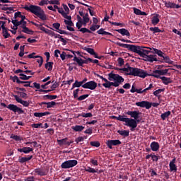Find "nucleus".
<instances>
[{
	"label": "nucleus",
	"instance_id": "1",
	"mask_svg": "<svg viewBox=\"0 0 181 181\" xmlns=\"http://www.w3.org/2000/svg\"><path fill=\"white\" fill-rule=\"evenodd\" d=\"M139 111H128L127 115H130L132 118H128L127 116L119 115L117 117V119L118 121H122V122H124V125H125V127H129L131 128L130 131H134L135 128L138 127V122H139V119H138V118H139Z\"/></svg>",
	"mask_w": 181,
	"mask_h": 181
},
{
	"label": "nucleus",
	"instance_id": "2",
	"mask_svg": "<svg viewBox=\"0 0 181 181\" xmlns=\"http://www.w3.org/2000/svg\"><path fill=\"white\" fill-rule=\"evenodd\" d=\"M119 70L121 73H125L127 76H134L141 77V78H145L148 76L146 71L138 68L129 66L127 68L119 69Z\"/></svg>",
	"mask_w": 181,
	"mask_h": 181
},
{
	"label": "nucleus",
	"instance_id": "3",
	"mask_svg": "<svg viewBox=\"0 0 181 181\" xmlns=\"http://www.w3.org/2000/svg\"><path fill=\"white\" fill-rule=\"evenodd\" d=\"M24 9H25V11L31 12V13H33L34 15L40 18L41 21H46V19H47L46 13H45V11H43V9H42V8L39 6H25L24 7Z\"/></svg>",
	"mask_w": 181,
	"mask_h": 181
},
{
	"label": "nucleus",
	"instance_id": "4",
	"mask_svg": "<svg viewBox=\"0 0 181 181\" xmlns=\"http://www.w3.org/2000/svg\"><path fill=\"white\" fill-rule=\"evenodd\" d=\"M168 71H169V69L155 70L152 73L151 76L153 77H155L156 78H160L163 84H165V86H168V84H170V83H172V79H170V78H168L165 76H166L168 74Z\"/></svg>",
	"mask_w": 181,
	"mask_h": 181
},
{
	"label": "nucleus",
	"instance_id": "5",
	"mask_svg": "<svg viewBox=\"0 0 181 181\" xmlns=\"http://www.w3.org/2000/svg\"><path fill=\"white\" fill-rule=\"evenodd\" d=\"M108 77L110 81H115L112 83L113 87H118L121 83H124V78L118 74L110 73Z\"/></svg>",
	"mask_w": 181,
	"mask_h": 181
},
{
	"label": "nucleus",
	"instance_id": "6",
	"mask_svg": "<svg viewBox=\"0 0 181 181\" xmlns=\"http://www.w3.org/2000/svg\"><path fill=\"white\" fill-rule=\"evenodd\" d=\"M78 163L76 160H69L62 163L61 168L62 169H70L74 168Z\"/></svg>",
	"mask_w": 181,
	"mask_h": 181
},
{
	"label": "nucleus",
	"instance_id": "7",
	"mask_svg": "<svg viewBox=\"0 0 181 181\" xmlns=\"http://www.w3.org/2000/svg\"><path fill=\"white\" fill-rule=\"evenodd\" d=\"M83 88H87L88 90H95L97 88V83L94 81H90L83 84Z\"/></svg>",
	"mask_w": 181,
	"mask_h": 181
},
{
	"label": "nucleus",
	"instance_id": "8",
	"mask_svg": "<svg viewBox=\"0 0 181 181\" xmlns=\"http://www.w3.org/2000/svg\"><path fill=\"white\" fill-rule=\"evenodd\" d=\"M136 105L137 107H141V108H146V110H149L151 108V102H148L146 100L137 102L136 103Z\"/></svg>",
	"mask_w": 181,
	"mask_h": 181
},
{
	"label": "nucleus",
	"instance_id": "9",
	"mask_svg": "<svg viewBox=\"0 0 181 181\" xmlns=\"http://www.w3.org/2000/svg\"><path fill=\"white\" fill-rule=\"evenodd\" d=\"M7 108L8 110H11V111H13V112H18V114H23V110L16 106V105L13 104H10L7 106Z\"/></svg>",
	"mask_w": 181,
	"mask_h": 181
},
{
	"label": "nucleus",
	"instance_id": "10",
	"mask_svg": "<svg viewBox=\"0 0 181 181\" xmlns=\"http://www.w3.org/2000/svg\"><path fill=\"white\" fill-rule=\"evenodd\" d=\"M106 145L110 149H112V146H117V145H121V141L119 140H107Z\"/></svg>",
	"mask_w": 181,
	"mask_h": 181
},
{
	"label": "nucleus",
	"instance_id": "11",
	"mask_svg": "<svg viewBox=\"0 0 181 181\" xmlns=\"http://www.w3.org/2000/svg\"><path fill=\"white\" fill-rule=\"evenodd\" d=\"M149 53H151V51L145 49V47H140L139 51V56L144 58L146 56H147V54H149Z\"/></svg>",
	"mask_w": 181,
	"mask_h": 181
},
{
	"label": "nucleus",
	"instance_id": "12",
	"mask_svg": "<svg viewBox=\"0 0 181 181\" xmlns=\"http://www.w3.org/2000/svg\"><path fill=\"white\" fill-rule=\"evenodd\" d=\"M13 97L16 101H17V103H19L20 104H22L23 107H29V103L28 101L22 100L21 98H19V96L16 95H14Z\"/></svg>",
	"mask_w": 181,
	"mask_h": 181
},
{
	"label": "nucleus",
	"instance_id": "13",
	"mask_svg": "<svg viewBox=\"0 0 181 181\" xmlns=\"http://www.w3.org/2000/svg\"><path fill=\"white\" fill-rule=\"evenodd\" d=\"M176 158H173L169 164L170 166V170L171 172H176L177 170V167L176 166Z\"/></svg>",
	"mask_w": 181,
	"mask_h": 181
},
{
	"label": "nucleus",
	"instance_id": "14",
	"mask_svg": "<svg viewBox=\"0 0 181 181\" xmlns=\"http://www.w3.org/2000/svg\"><path fill=\"white\" fill-rule=\"evenodd\" d=\"M150 148L151 151H153V152H158L160 148L159 143L156 141L151 142V144H150Z\"/></svg>",
	"mask_w": 181,
	"mask_h": 181
},
{
	"label": "nucleus",
	"instance_id": "15",
	"mask_svg": "<svg viewBox=\"0 0 181 181\" xmlns=\"http://www.w3.org/2000/svg\"><path fill=\"white\" fill-rule=\"evenodd\" d=\"M45 33L49 35V36H51V37H54V39H57V37H62V35H60L59 34H57L47 28V30H45Z\"/></svg>",
	"mask_w": 181,
	"mask_h": 181
},
{
	"label": "nucleus",
	"instance_id": "16",
	"mask_svg": "<svg viewBox=\"0 0 181 181\" xmlns=\"http://www.w3.org/2000/svg\"><path fill=\"white\" fill-rule=\"evenodd\" d=\"M141 47L139 46H135L134 45H129L127 49L129 50H131L132 52H134V53H136L137 54H139V49Z\"/></svg>",
	"mask_w": 181,
	"mask_h": 181
},
{
	"label": "nucleus",
	"instance_id": "17",
	"mask_svg": "<svg viewBox=\"0 0 181 181\" xmlns=\"http://www.w3.org/2000/svg\"><path fill=\"white\" fill-rule=\"evenodd\" d=\"M141 47L139 46H135L134 45H129L127 49L129 50H131L132 52H134V53H136L137 54H139V49Z\"/></svg>",
	"mask_w": 181,
	"mask_h": 181
},
{
	"label": "nucleus",
	"instance_id": "18",
	"mask_svg": "<svg viewBox=\"0 0 181 181\" xmlns=\"http://www.w3.org/2000/svg\"><path fill=\"white\" fill-rule=\"evenodd\" d=\"M18 151L23 153H30L33 152V148L32 147H23L22 148H18Z\"/></svg>",
	"mask_w": 181,
	"mask_h": 181
},
{
	"label": "nucleus",
	"instance_id": "19",
	"mask_svg": "<svg viewBox=\"0 0 181 181\" xmlns=\"http://www.w3.org/2000/svg\"><path fill=\"white\" fill-rule=\"evenodd\" d=\"M143 59H144V60L146 62H157L158 61V59L155 57L154 55H146L144 57V58H143Z\"/></svg>",
	"mask_w": 181,
	"mask_h": 181
},
{
	"label": "nucleus",
	"instance_id": "20",
	"mask_svg": "<svg viewBox=\"0 0 181 181\" xmlns=\"http://www.w3.org/2000/svg\"><path fill=\"white\" fill-rule=\"evenodd\" d=\"M159 22H160L159 15L156 14L152 17L151 23H152V25H153V26H156V25H158V23H159Z\"/></svg>",
	"mask_w": 181,
	"mask_h": 181
},
{
	"label": "nucleus",
	"instance_id": "21",
	"mask_svg": "<svg viewBox=\"0 0 181 181\" xmlns=\"http://www.w3.org/2000/svg\"><path fill=\"white\" fill-rule=\"evenodd\" d=\"M117 32L120 33V35H122V36H130L129 31L125 28L117 30Z\"/></svg>",
	"mask_w": 181,
	"mask_h": 181
},
{
	"label": "nucleus",
	"instance_id": "22",
	"mask_svg": "<svg viewBox=\"0 0 181 181\" xmlns=\"http://www.w3.org/2000/svg\"><path fill=\"white\" fill-rule=\"evenodd\" d=\"M65 18L67 20H64V23L67 25V26H74V23H73V21H71V16H66Z\"/></svg>",
	"mask_w": 181,
	"mask_h": 181
},
{
	"label": "nucleus",
	"instance_id": "23",
	"mask_svg": "<svg viewBox=\"0 0 181 181\" xmlns=\"http://www.w3.org/2000/svg\"><path fill=\"white\" fill-rule=\"evenodd\" d=\"M73 60L74 62H76L78 66H83V64H84V63H86L85 60H83V59L78 58L77 57H74Z\"/></svg>",
	"mask_w": 181,
	"mask_h": 181
},
{
	"label": "nucleus",
	"instance_id": "24",
	"mask_svg": "<svg viewBox=\"0 0 181 181\" xmlns=\"http://www.w3.org/2000/svg\"><path fill=\"white\" fill-rule=\"evenodd\" d=\"M134 12L136 15H139V16H146V13L141 11V10L134 8Z\"/></svg>",
	"mask_w": 181,
	"mask_h": 181
},
{
	"label": "nucleus",
	"instance_id": "25",
	"mask_svg": "<svg viewBox=\"0 0 181 181\" xmlns=\"http://www.w3.org/2000/svg\"><path fill=\"white\" fill-rule=\"evenodd\" d=\"M50 112H35L34 117H37L38 118H42V117H45L46 115H49Z\"/></svg>",
	"mask_w": 181,
	"mask_h": 181
},
{
	"label": "nucleus",
	"instance_id": "26",
	"mask_svg": "<svg viewBox=\"0 0 181 181\" xmlns=\"http://www.w3.org/2000/svg\"><path fill=\"white\" fill-rule=\"evenodd\" d=\"M72 129L74 130L76 132H81V131H83V129H84V127L81 125H76L72 127Z\"/></svg>",
	"mask_w": 181,
	"mask_h": 181
},
{
	"label": "nucleus",
	"instance_id": "27",
	"mask_svg": "<svg viewBox=\"0 0 181 181\" xmlns=\"http://www.w3.org/2000/svg\"><path fill=\"white\" fill-rule=\"evenodd\" d=\"M118 134L121 135L122 136H129V131L127 130H118Z\"/></svg>",
	"mask_w": 181,
	"mask_h": 181
},
{
	"label": "nucleus",
	"instance_id": "28",
	"mask_svg": "<svg viewBox=\"0 0 181 181\" xmlns=\"http://www.w3.org/2000/svg\"><path fill=\"white\" fill-rule=\"evenodd\" d=\"M42 104H45L47 105V108H53L54 105H56V102L52 101V102H48V103H42Z\"/></svg>",
	"mask_w": 181,
	"mask_h": 181
},
{
	"label": "nucleus",
	"instance_id": "29",
	"mask_svg": "<svg viewBox=\"0 0 181 181\" xmlns=\"http://www.w3.org/2000/svg\"><path fill=\"white\" fill-rule=\"evenodd\" d=\"M22 32L26 33L27 35H33V30L28 28V27L23 28Z\"/></svg>",
	"mask_w": 181,
	"mask_h": 181
},
{
	"label": "nucleus",
	"instance_id": "30",
	"mask_svg": "<svg viewBox=\"0 0 181 181\" xmlns=\"http://www.w3.org/2000/svg\"><path fill=\"white\" fill-rule=\"evenodd\" d=\"M83 25L85 26L86 25H87V23H88V22H90V18H88V13H86L83 16Z\"/></svg>",
	"mask_w": 181,
	"mask_h": 181
},
{
	"label": "nucleus",
	"instance_id": "31",
	"mask_svg": "<svg viewBox=\"0 0 181 181\" xmlns=\"http://www.w3.org/2000/svg\"><path fill=\"white\" fill-rule=\"evenodd\" d=\"M150 30H151V32H153V33H160L163 32L158 27H151Z\"/></svg>",
	"mask_w": 181,
	"mask_h": 181
},
{
	"label": "nucleus",
	"instance_id": "32",
	"mask_svg": "<svg viewBox=\"0 0 181 181\" xmlns=\"http://www.w3.org/2000/svg\"><path fill=\"white\" fill-rule=\"evenodd\" d=\"M97 33L98 35H109L110 36L112 35V34H111L110 33H108L107 31H105L104 29H103V28H100L99 30H98Z\"/></svg>",
	"mask_w": 181,
	"mask_h": 181
},
{
	"label": "nucleus",
	"instance_id": "33",
	"mask_svg": "<svg viewBox=\"0 0 181 181\" xmlns=\"http://www.w3.org/2000/svg\"><path fill=\"white\" fill-rule=\"evenodd\" d=\"M35 59H37L36 62L38 63L39 67H42V64H43V57L41 56H37Z\"/></svg>",
	"mask_w": 181,
	"mask_h": 181
},
{
	"label": "nucleus",
	"instance_id": "34",
	"mask_svg": "<svg viewBox=\"0 0 181 181\" xmlns=\"http://www.w3.org/2000/svg\"><path fill=\"white\" fill-rule=\"evenodd\" d=\"M84 86V84H83V82L81 81H76L75 83L73 84V88H76V87L78 88V87H83Z\"/></svg>",
	"mask_w": 181,
	"mask_h": 181
},
{
	"label": "nucleus",
	"instance_id": "35",
	"mask_svg": "<svg viewBox=\"0 0 181 181\" xmlns=\"http://www.w3.org/2000/svg\"><path fill=\"white\" fill-rule=\"evenodd\" d=\"M170 114H171L170 111H167V112L161 114L162 119H163V121H165V119H166L168 118V117H169V115H170Z\"/></svg>",
	"mask_w": 181,
	"mask_h": 181
},
{
	"label": "nucleus",
	"instance_id": "36",
	"mask_svg": "<svg viewBox=\"0 0 181 181\" xmlns=\"http://www.w3.org/2000/svg\"><path fill=\"white\" fill-rule=\"evenodd\" d=\"M45 69H47L49 71L53 69V62H47L45 64Z\"/></svg>",
	"mask_w": 181,
	"mask_h": 181
},
{
	"label": "nucleus",
	"instance_id": "37",
	"mask_svg": "<svg viewBox=\"0 0 181 181\" xmlns=\"http://www.w3.org/2000/svg\"><path fill=\"white\" fill-rule=\"evenodd\" d=\"M153 50L155 53H156V54H158V56H159L160 57H163L165 56V54L162 51L156 48H153Z\"/></svg>",
	"mask_w": 181,
	"mask_h": 181
},
{
	"label": "nucleus",
	"instance_id": "38",
	"mask_svg": "<svg viewBox=\"0 0 181 181\" xmlns=\"http://www.w3.org/2000/svg\"><path fill=\"white\" fill-rule=\"evenodd\" d=\"M86 172H88L89 173H97V170L91 167H87L85 168Z\"/></svg>",
	"mask_w": 181,
	"mask_h": 181
},
{
	"label": "nucleus",
	"instance_id": "39",
	"mask_svg": "<svg viewBox=\"0 0 181 181\" xmlns=\"http://www.w3.org/2000/svg\"><path fill=\"white\" fill-rule=\"evenodd\" d=\"M19 76H20L21 80H29V78H32V76H28L23 74H20Z\"/></svg>",
	"mask_w": 181,
	"mask_h": 181
},
{
	"label": "nucleus",
	"instance_id": "40",
	"mask_svg": "<svg viewBox=\"0 0 181 181\" xmlns=\"http://www.w3.org/2000/svg\"><path fill=\"white\" fill-rule=\"evenodd\" d=\"M81 117H83V118H91L93 117V114L91 112L89 113H82L80 115Z\"/></svg>",
	"mask_w": 181,
	"mask_h": 181
},
{
	"label": "nucleus",
	"instance_id": "41",
	"mask_svg": "<svg viewBox=\"0 0 181 181\" xmlns=\"http://www.w3.org/2000/svg\"><path fill=\"white\" fill-rule=\"evenodd\" d=\"M112 84H114V82H110V81H107V82H105V83H103V86L105 88H110V87H111V86H112Z\"/></svg>",
	"mask_w": 181,
	"mask_h": 181
},
{
	"label": "nucleus",
	"instance_id": "42",
	"mask_svg": "<svg viewBox=\"0 0 181 181\" xmlns=\"http://www.w3.org/2000/svg\"><path fill=\"white\" fill-rule=\"evenodd\" d=\"M59 86V83L57 82L52 81V85L51 86V90L52 91L56 90Z\"/></svg>",
	"mask_w": 181,
	"mask_h": 181
},
{
	"label": "nucleus",
	"instance_id": "43",
	"mask_svg": "<svg viewBox=\"0 0 181 181\" xmlns=\"http://www.w3.org/2000/svg\"><path fill=\"white\" fill-rule=\"evenodd\" d=\"M67 141V138L61 139V140H57V142L59 144V145L62 146V145H66V142Z\"/></svg>",
	"mask_w": 181,
	"mask_h": 181
},
{
	"label": "nucleus",
	"instance_id": "44",
	"mask_svg": "<svg viewBox=\"0 0 181 181\" xmlns=\"http://www.w3.org/2000/svg\"><path fill=\"white\" fill-rule=\"evenodd\" d=\"M79 32H81L82 33H91V30L87 29L86 28H81Z\"/></svg>",
	"mask_w": 181,
	"mask_h": 181
},
{
	"label": "nucleus",
	"instance_id": "45",
	"mask_svg": "<svg viewBox=\"0 0 181 181\" xmlns=\"http://www.w3.org/2000/svg\"><path fill=\"white\" fill-rule=\"evenodd\" d=\"M11 138L12 139H14V141H22V138L21 136H16V135L12 134L11 136Z\"/></svg>",
	"mask_w": 181,
	"mask_h": 181
},
{
	"label": "nucleus",
	"instance_id": "46",
	"mask_svg": "<svg viewBox=\"0 0 181 181\" xmlns=\"http://www.w3.org/2000/svg\"><path fill=\"white\" fill-rule=\"evenodd\" d=\"M58 12L59 13H62V16H64V18L67 17V13H66V12L64 11V10H63V8H58Z\"/></svg>",
	"mask_w": 181,
	"mask_h": 181
},
{
	"label": "nucleus",
	"instance_id": "47",
	"mask_svg": "<svg viewBox=\"0 0 181 181\" xmlns=\"http://www.w3.org/2000/svg\"><path fill=\"white\" fill-rule=\"evenodd\" d=\"M165 6L166 8H173V6H175V4L172 2H165Z\"/></svg>",
	"mask_w": 181,
	"mask_h": 181
},
{
	"label": "nucleus",
	"instance_id": "48",
	"mask_svg": "<svg viewBox=\"0 0 181 181\" xmlns=\"http://www.w3.org/2000/svg\"><path fill=\"white\" fill-rule=\"evenodd\" d=\"M90 145L91 146H95V148H98L100 147V142L98 141H91L90 142Z\"/></svg>",
	"mask_w": 181,
	"mask_h": 181
},
{
	"label": "nucleus",
	"instance_id": "49",
	"mask_svg": "<svg viewBox=\"0 0 181 181\" xmlns=\"http://www.w3.org/2000/svg\"><path fill=\"white\" fill-rule=\"evenodd\" d=\"M116 45H117V46H120V47H124L125 49H128V44H123L121 42H117Z\"/></svg>",
	"mask_w": 181,
	"mask_h": 181
},
{
	"label": "nucleus",
	"instance_id": "50",
	"mask_svg": "<svg viewBox=\"0 0 181 181\" xmlns=\"http://www.w3.org/2000/svg\"><path fill=\"white\" fill-rule=\"evenodd\" d=\"M19 26L23 29V28H26L27 22L25 21H19Z\"/></svg>",
	"mask_w": 181,
	"mask_h": 181
},
{
	"label": "nucleus",
	"instance_id": "51",
	"mask_svg": "<svg viewBox=\"0 0 181 181\" xmlns=\"http://www.w3.org/2000/svg\"><path fill=\"white\" fill-rule=\"evenodd\" d=\"M86 50L88 53H90V54H95V52H94V49L93 48H86Z\"/></svg>",
	"mask_w": 181,
	"mask_h": 181
},
{
	"label": "nucleus",
	"instance_id": "52",
	"mask_svg": "<svg viewBox=\"0 0 181 181\" xmlns=\"http://www.w3.org/2000/svg\"><path fill=\"white\" fill-rule=\"evenodd\" d=\"M3 36L5 39H8V37H9L11 35L8 33V30H5L4 31H3Z\"/></svg>",
	"mask_w": 181,
	"mask_h": 181
},
{
	"label": "nucleus",
	"instance_id": "53",
	"mask_svg": "<svg viewBox=\"0 0 181 181\" xmlns=\"http://www.w3.org/2000/svg\"><path fill=\"white\" fill-rule=\"evenodd\" d=\"M47 4H49V0H42L39 3V5H40V6H43V5H47Z\"/></svg>",
	"mask_w": 181,
	"mask_h": 181
},
{
	"label": "nucleus",
	"instance_id": "54",
	"mask_svg": "<svg viewBox=\"0 0 181 181\" xmlns=\"http://www.w3.org/2000/svg\"><path fill=\"white\" fill-rule=\"evenodd\" d=\"M80 91V89H76L75 90H74V98H78V92Z\"/></svg>",
	"mask_w": 181,
	"mask_h": 181
},
{
	"label": "nucleus",
	"instance_id": "55",
	"mask_svg": "<svg viewBox=\"0 0 181 181\" xmlns=\"http://www.w3.org/2000/svg\"><path fill=\"white\" fill-rule=\"evenodd\" d=\"M162 91H163V89H158L154 91L153 94L154 95H156V97H158L160 94V93H162Z\"/></svg>",
	"mask_w": 181,
	"mask_h": 181
},
{
	"label": "nucleus",
	"instance_id": "56",
	"mask_svg": "<svg viewBox=\"0 0 181 181\" xmlns=\"http://www.w3.org/2000/svg\"><path fill=\"white\" fill-rule=\"evenodd\" d=\"M83 141H84V137H83V136L77 137L75 139V142H76V144H78L79 142H83Z\"/></svg>",
	"mask_w": 181,
	"mask_h": 181
},
{
	"label": "nucleus",
	"instance_id": "57",
	"mask_svg": "<svg viewBox=\"0 0 181 181\" xmlns=\"http://www.w3.org/2000/svg\"><path fill=\"white\" fill-rule=\"evenodd\" d=\"M52 26L54 29H56L57 30H59V29H60V23H54L52 24Z\"/></svg>",
	"mask_w": 181,
	"mask_h": 181
},
{
	"label": "nucleus",
	"instance_id": "58",
	"mask_svg": "<svg viewBox=\"0 0 181 181\" xmlns=\"http://www.w3.org/2000/svg\"><path fill=\"white\" fill-rule=\"evenodd\" d=\"M46 97L49 100H56V98H57V95H47Z\"/></svg>",
	"mask_w": 181,
	"mask_h": 181
},
{
	"label": "nucleus",
	"instance_id": "59",
	"mask_svg": "<svg viewBox=\"0 0 181 181\" xmlns=\"http://www.w3.org/2000/svg\"><path fill=\"white\" fill-rule=\"evenodd\" d=\"M60 57L62 60H66V57H67V54L66 52H62V54H60Z\"/></svg>",
	"mask_w": 181,
	"mask_h": 181
},
{
	"label": "nucleus",
	"instance_id": "60",
	"mask_svg": "<svg viewBox=\"0 0 181 181\" xmlns=\"http://www.w3.org/2000/svg\"><path fill=\"white\" fill-rule=\"evenodd\" d=\"M88 97V95H83L78 98V101H83V100H86Z\"/></svg>",
	"mask_w": 181,
	"mask_h": 181
},
{
	"label": "nucleus",
	"instance_id": "61",
	"mask_svg": "<svg viewBox=\"0 0 181 181\" xmlns=\"http://www.w3.org/2000/svg\"><path fill=\"white\" fill-rule=\"evenodd\" d=\"M32 127L33 128H40V127H41V128H43L42 123L33 124Z\"/></svg>",
	"mask_w": 181,
	"mask_h": 181
},
{
	"label": "nucleus",
	"instance_id": "62",
	"mask_svg": "<svg viewBox=\"0 0 181 181\" xmlns=\"http://www.w3.org/2000/svg\"><path fill=\"white\" fill-rule=\"evenodd\" d=\"M117 63H118L119 66H124V59L119 58L117 59Z\"/></svg>",
	"mask_w": 181,
	"mask_h": 181
},
{
	"label": "nucleus",
	"instance_id": "63",
	"mask_svg": "<svg viewBox=\"0 0 181 181\" xmlns=\"http://www.w3.org/2000/svg\"><path fill=\"white\" fill-rule=\"evenodd\" d=\"M11 22H12L13 25H14V26H19L20 23L18 20H16V19L12 20Z\"/></svg>",
	"mask_w": 181,
	"mask_h": 181
},
{
	"label": "nucleus",
	"instance_id": "64",
	"mask_svg": "<svg viewBox=\"0 0 181 181\" xmlns=\"http://www.w3.org/2000/svg\"><path fill=\"white\" fill-rule=\"evenodd\" d=\"M22 16V13L21 12H16L14 14V18L16 19L17 18H21Z\"/></svg>",
	"mask_w": 181,
	"mask_h": 181
}]
</instances>
